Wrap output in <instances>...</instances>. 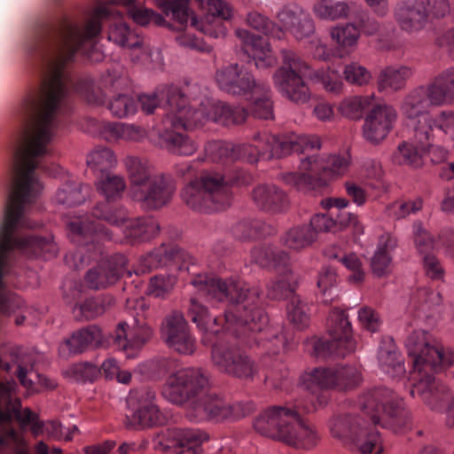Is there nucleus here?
Masks as SVG:
<instances>
[{"label": "nucleus", "instance_id": "obj_1", "mask_svg": "<svg viewBox=\"0 0 454 454\" xmlns=\"http://www.w3.org/2000/svg\"><path fill=\"white\" fill-rule=\"evenodd\" d=\"M108 23L107 38L128 49L143 46V39L124 20L115 0L99 1L82 26L64 18L56 23L37 24L27 42V54L40 75L13 108L9 137L10 156L41 166H51V143L67 127L73 109L72 94L90 104L103 105L106 96L90 77H76L70 71L75 55L101 60L98 38Z\"/></svg>", "mask_w": 454, "mask_h": 454}, {"label": "nucleus", "instance_id": "obj_2", "mask_svg": "<svg viewBox=\"0 0 454 454\" xmlns=\"http://www.w3.org/2000/svg\"><path fill=\"white\" fill-rule=\"evenodd\" d=\"M442 296L427 287L412 294L410 307L415 319L405 327L404 346L412 364L411 395L419 398L429 410L445 412V424L454 428V394L448 385L436 380L434 373L454 365V349H444L427 330L419 327L421 320L429 325L440 311Z\"/></svg>", "mask_w": 454, "mask_h": 454}, {"label": "nucleus", "instance_id": "obj_3", "mask_svg": "<svg viewBox=\"0 0 454 454\" xmlns=\"http://www.w3.org/2000/svg\"><path fill=\"white\" fill-rule=\"evenodd\" d=\"M200 296L216 301H227L234 307L223 317H211L207 309L200 304V332L217 334L221 330L232 334L245 346H262L266 356L278 355L294 348V342L285 333L266 330L268 316L261 307L258 288H250L238 278L222 279L217 277L200 278Z\"/></svg>", "mask_w": 454, "mask_h": 454}, {"label": "nucleus", "instance_id": "obj_4", "mask_svg": "<svg viewBox=\"0 0 454 454\" xmlns=\"http://www.w3.org/2000/svg\"><path fill=\"white\" fill-rule=\"evenodd\" d=\"M356 405L367 419L351 412L340 413L331 419L329 427L334 438L363 454L383 452L377 425L395 434H404L411 428L410 411L403 398L388 387L366 390L358 397Z\"/></svg>", "mask_w": 454, "mask_h": 454}, {"label": "nucleus", "instance_id": "obj_5", "mask_svg": "<svg viewBox=\"0 0 454 454\" xmlns=\"http://www.w3.org/2000/svg\"><path fill=\"white\" fill-rule=\"evenodd\" d=\"M126 188L123 177L110 173L101 176L97 184L98 191L106 198L98 202L88 215L71 220L68 224L72 242L81 247L80 257L83 263L98 260L104 253L103 241L113 239L112 232L101 221L111 225H119L127 220L128 210L117 200Z\"/></svg>", "mask_w": 454, "mask_h": 454}, {"label": "nucleus", "instance_id": "obj_6", "mask_svg": "<svg viewBox=\"0 0 454 454\" xmlns=\"http://www.w3.org/2000/svg\"><path fill=\"white\" fill-rule=\"evenodd\" d=\"M137 106L143 112L153 114L160 106V98H166L164 105L166 115L162 120V128L159 129V137L161 146L169 153L189 156L196 151V145L190 138L174 129H193L197 127L199 117L197 111L189 106L187 98L176 86H166L161 92L159 90L153 94H140L135 97Z\"/></svg>", "mask_w": 454, "mask_h": 454}, {"label": "nucleus", "instance_id": "obj_7", "mask_svg": "<svg viewBox=\"0 0 454 454\" xmlns=\"http://www.w3.org/2000/svg\"><path fill=\"white\" fill-rule=\"evenodd\" d=\"M316 138L298 137L294 134L278 137L267 132H257L253 144L232 145L220 140L207 142L204 147L205 158L211 161L224 160H244L254 164L261 160L286 156L292 150H304L317 146Z\"/></svg>", "mask_w": 454, "mask_h": 454}, {"label": "nucleus", "instance_id": "obj_8", "mask_svg": "<svg viewBox=\"0 0 454 454\" xmlns=\"http://www.w3.org/2000/svg\"><path fill=\"white\" fill-rule=\"evenodd\" d=\"M311 403L306 394L304 399L286 405H274L262 411L254 420V428L260 434L281 441L298 449L315 447L319 435L317 429L302 416L311 411L304 410Z\"/></svg>", "mask_w": 454, "mask_h": 454}, {"label": "nucleus", "instance_id": "obj_9", "mask_svg": "<svg viewBox=\"0 0 454 454\" xmlns=\"http://www.w3.org/2000/svg\"><path fill=\"white\" fill-rule=\"evenodd\" d=\"M282 66L274 75V82L279 92L297 104L306 103L310 97L309 90L304 78L309 77L320 82L325 89L333 93H339L342 89V81L334 71H313L309 65L295 51L281 50Z\"/></svg>", "mask_w": 454, "mask_h": 454}, {"label": "nucleus", "instance_id": "obj_10", "mask_svg": "<svg viewBox=\"0 0 454 454\" xmlns=\"http://www.w3.org/2000/svg\"><path fill=\"white\" fill-rule=\"evenodd\" d=\"M291 134H294V132L278 135V137ZM294 135L316 138L318 145L304 150L292 149L287 153L289 154L292 152L303 154L308 153L306 157L300 160V172L289 173L286 176L285 181L287 184L303 192L317 191L325 187L331 178L347 173L350 165V156L348 153L332 154L327 157L315 154L310 155L311 152L320 149L321 143L319 137L312 135H298L296 133Z\"/></svg>", "mask_w": 454, "mask_h": 454}, {"label": "nucleus", "instance_id": "obj_11", "mask_svg": "<svg viewBox=\"0 0 454 454\" xmlns=\"http://www.w3.org/2000/svg\"><path fill=\"white\" fill-rule=\"evenodd\" d=\"M215 81L221 90L233 96L245 97L254 117L264 120L273 118L272 91L270 86L256 82L245 67L229 65L217 71Z\"/></svg>", "mask_w": 454, "mask_h": 454}, {"label": "nucleus", "instance_id": "obj_12", "mask_svg": "<svg viewBox=\"0 0 454 454\" xmlns=\"http://www.w3.org/2000/svg\"><path fill=\"white\" fill-rule=\"evenodd\" d=\"M362 380L360 371L353 365L316 367L301 376V384L311 396V403L304 406L306 411H315L325 406L330 398V389L348 391Z\"/></svg>", "mask_w": 454, "mask_h": 454}, {"label": "nucleus", "instance_id": "obj_13", "mask_svg": "<svg viewBox=\"0 0 454 454\" xmlns=\"http://www.w3.org/2000/svg\"><path fill=\"white\" fill-rule=\"evenodd\" d=\"M160 372L172 373L162 387V396L172 403L184 405L196 413L199 407V370L185 368L176 372L177 362L169 357L157 361Z\"/></svg>", "mask_w": 454, "mask_h": 454}, {"label": "nucleus", "instance_id": "obj_14", "mask_svg": "<svg viewBox=\"0 0 454 454\" xmlns=\"http://www.w3.org/2000/svg\"><path fill=\"white\" fill-rule=\"evenodd\" d=\"M247 25L263 34L254 35L244 28L236 30V35L241 42L243 51L253 59L257 67H270L274 63L269 39L281 40L285 36L284 30L257 12H249Z\"/></svg>", "mask_w": 454, "mask_h": 454}, {"label": "nucleus", "instance_id": "obj_15", "mask_svg": "<svg viewBox=\"0 0 454 454\" xmlns=\"http://www.w3.org/2000/svg\"><path fill=\"white\" fill-rule=\"evenodd\" d=\"M442 106L430 82L411 90L403 98L401 112L409 121L408 124L412 127L414 137L419 142L427 145L433 131L430 107Z\"/></svg>", "mask_w": 454, "mask_h": 454}, {"label": "nucleus", "instance_id": "obj_16", "mask_svg": "<svg viewBox=\"0 0 454 454\" xmlns=\"http://www.w3.org/2000/svg\"><path fill=\"white\" fill-rule=\"evenodd\" d=\"M328 337H313L308 341L311 353L317 357L345 356L356 348L351 323L345 310L333 308L327 318Z\"/></svg>", "mask_w": 454, "mask_h": 454}, {"label": "nucleus", "instance_id": "obj_17", "mask_svg": "<svg viewBox=\"0 0 454 454\" xmlns=\"http://www.w3.org/2000/svg\"><path fill=\"white\" fill-rule=\"evenodd\" d=\"M155 391L147 387L129 391L127 405L130 415L126 416L127 427L139 430L166 424L168 416L155 403Z\"/></svg>", "mask_w": 454, "mask_h": 454}, {"label": "nucleus", "instance_id": "obj_18", "mask_svg": "<svg viewBox=\"0 0 454 454\" xmlns=\"http://www.w3.org/2000/svg\"><path fill=\"white\" fill-rule=\"evenodd\" d=\"M174 265L180 272L191 275L190 283L199 285L198 265L186 251L174 245L162 244L152 252L142 256L134 270L136 275L145 274L153 269Z\"/></svg>", "mask_w": 454, "mask_h": 454}, {"label": "nucleus", "instance_id": "obj_19", "mask_svg": "<svg viewBox=\"0 0 454 454\" xmlns=\"http://www.w3.org/2000/svg\"><path fill=\"white\" fill-rule=\"evenodd\" d=\"M175 192L174 178L170 175L158 173L142 187H137L130 196L141 207L146 210H158L171 201Z\"/></svg>", "mask_w": 454, "mask_h": 454}, {"label": "nucleus", "instance_id": "obj_20", "mask_svg": "<svg viewBox=\"0 0 454 454\" xmlns=\"http://www.w3.org/2000/svg\"><path fill=\"white\" fill-rule=\"evenodd\" d=\"M212 360L220 370L240 380H253L258 373L257 365L234 346L214 345Z\"/></svg>", "mask_w": 454, "mask_h": 454}, {"label": "nucleus", "instance_id": "obj_21", "mask_svg": "<svg viewBox=\"0 0 454 454\" xmlns=\"http://www.w3.org/2000/svg\"><path fill=\"white\" fill-rule=\"evenodd\" d=\"M231 195V184L222 175L200 171V212L225 209Z\"/></svg>", "mask_w": 454, "mask_h": 454}, {"label": "nucleus", "instance_id": "obj_22", "mask_svg": "<svg viewBox=\"0 0 454 454\" xmlns=\"http://www.w3.org/2000/svg\"><path fill=\"white\" fill-rule=\"evenodd\" d=\"M161 338L168 348L179 354L191 355L196 349V338L179 311H173L165 317L161 325Z\"/></svg>", "mask_w": 454, "mask_h": 454}, {"label": "nucleus", "instance_id": "obj_23", "mask_svg": "<svg viewBox=\"0 0 454 454\" xmlns=\"http://www.w3.org/2000/svg\"><path fill=\"white\" fill-rule=\"evenodd\" d=\"M126 264L127 258L121 254L102 259L96 267L88 270L84 278L85 284L90 289H101L116 283L125 274L130 277L131 272Z\"/></svg>", "mask_w": 454, "mask_h": 454}, {"label": "nucleus", "instance_id": "obj_24", "mask_svg": "<svg viewBox=\"0 0 454 454\" xmlns=\"http://www.w3.org/2000/svg\"><path fill=\"white\" fill-rule=\"evenodd\" d=\"M424 0H400L393 15L400 29L408 34L419 33L427 25V11Z\"/></svg>", "mask_w": 454, "mask_h": 454}, {"label": "nucleus", "instance_id": "obj_25", "mask_svg": "<svg viewBox=\"0 0 454 454\" xmlns=\"http://www.w3.org/2000/svg\"><path fill=\"white\" fill-rule=\"evenodd\" d=\"M153 442L154 449L164 454H182L185 450L197 454L199 433L192 429H168L157 434Z\"/></svg>", "mask_w": 454, "mask_h": 454}, {"label": "nucleus", "instance_id": "obj_26", "mask_svg": "<svg viewBox=\"0 0 454 454\" xmlns=\"http://www.w3.org/2000/svg\"><path fill=\"white\" fill-rule=\"evenodd\" d=\"M396 117V111L393 106L386 104L374 106L364 121V138L372 144L380 143L393 129Z\"/></svg>", "mask_w": 454, "mask_h": 454}, {"label": "nucleus", "instance_id": "obj_27", "mask_svg": "<svg viewBox=\"0 0 454 454\" xmlns=\"http://www.w3.org/2000/svg\"><path fill=\"white\" fill-rule=\"evenodd\" d=\"M251 199L258 210L272 215L285 214L290 207L286 192L273 184H256Z\"/></svg>", "mask_w": 454, "mask_h": 454}, {"label": "nucleus", "instance_id": "obj_28", "mask_svg": "<svg viewBox=\"0 0 454 454\" xmlns=\"http://www.w3.org/2000/svg\"><path fill=\"white\" fill-rule=\"evenodd\" d=\"M206 9L203 19L200 18V33L218 38L226 35L225 22L232 17V8L223 0H200V10Z\"/></svg>", "mask_w": 454, "mask_h": 454}, {"label": "nucleus", "instance_id": "obj_29", "mask_svg": "<svg viewBox=\"0 0 454 454\" xmlns=\"http://www.w3.org/2000/svg\"><path fill=\"white\" fill-rule=\"evenodd\" d=\"M413 233L415 246L420 254L425 275L432 280H442L444 277V269L434 253V237L419 223H414Z\"/></svg>", "mask_w": 454, "mask_h": 454}, {"label": "nucleus", "instance_id": "obj_30", "mask_svg": "<svg viewBox=\"0 0 454 454\" xmlns=\"http://www.w3.org/2000/svg\"><path fill=\"white\" fill-rule=\"evenodd\" d=\"M248 111L244 106L207 99V103H200V120L212 121L223 126L239 125L246 121Z\"/></svg>", "mask_w": 454, "mask_h": 454}, {"label": "nucleus", "instance_id": "obj_31", "mask_svg": "<svg viewBox=\"0 0 454 454\" xmlns=\"http://www.w3.org/2000/svg\"><path fill=\"white\" fill-rule=\"evenodd\" d=\"M89 124L92 129L90 133L98 134L108 142H139L145 135L142 128L133 124L102 121L93 118L89 120Z\"/></svg>", "mask_w": 454, "mask_h": 454}, {"label": "nucleus", "instance_id": "obj_32", "mask_svg": "<svg viewBox=\"0 0 454 454\" xmlns=\"http://www.w3.org/2000/svg\"><path fill=\"white\" fill-rule=\"evenodd\" d=\"M278 20L297 40L309 36L314 25L309 12L297 4L284 6L278 12Z\"/></svg>", "mask_w": 454, "mask_h": 454}, {"label": "nucleus", "instance_id": "obj_33", "mask_svg": "<svg viewBox=\"0 0 454 454\" xmlns=\"http://www.w3.org/2000/svg\"><path fill=\"white\" fill-rule=\"evenodd\" d=\"M16 376L20 385L31 392H38L37 384L46 388H53L54 384L47 378L34 371L35 356L31 352L19 349L15 356Z\"/></svg>", "mask_w": 454, "mask_h": 454}, {"label": "nucleus", "instance_id": "obj_34", "mask_svg": "<svg viewBox=\"0 0 454 454\" xmlns=\"http://www.w3.org/2000/svg\"><path fill=\"white\" fill-rule=\"evenodd\" d=\"M103 346V334L97 325H89L73 333L59 348L62 357L82 353L90 348Z\"/></svg>", "mask_w": 454, "mask_h": 454}, {"label": "nucleus", "instance_id": "obj_35", "mask_svg": "<svg viewBox=\"0 0 454 454\" xmlns=\"http://www.w3.org/2000/svg\"><path fill=\"white\" fill-rule=\"evenodd\" d=\"M191 0H154L158 8L166 15L171 16V27L176 31H185L190 27L198 29V19L190 8Z\"/></svg>", "mask_w": 454, "mask_h": 454}, {"label": "nucleus", "instance_id": "obj_36", "mask_svg": "<svg viewBox=\"0 0 454 454\" xmlns=\"http://www.w3.org/2000/svg\"><path fill=\"white\" fill-rule=\"evenodd\" d=\"M176 172L185 183L181 193L183 201L187 207L196 211L199 208V160H194L176 165Z\"/></svg>", "mask_w": 454, "mask_h": 454}, {"label": "nucleus", "instance_id": "obj_37", "mask_svg": "<svg viewBox=\"0 0 454 454\" xmlns=\"http://www.w3.org/2000/svg\"><path fill=\"white\" fill-rule=\"evenodd\" d=\"M129 325L126 322L118 324L114 333L110 336L112 344L118 349L128 351L129 348H138L152 336L153 331L147 325H141L128 333Z\"/></svg>", "mask_w": 454, "mask_h": 454}, {"label": "nucleus", "instance_id": "obj_38", "mask_svg": "<svg viewBox=\"0 0 454 454\" xmlns=\"http://www.w3.org/2000/svg\"><path fill=\"white\" fill-rule=\"evenodd\" d=\"M381 371L391 378L400 377L405 372L404 359L396 349L391 337L382 339L378 353Z\"/></svg>", "mask_w": 454, "mask_h": 454}, {"label": "nucleus", "instance_id": "obj_39", "mask_svg": "<svg viewBox=\"0 0 454 454\" xmlns=\"http://www.w3.org/2000/svg\"><path fill=\"white\" fill-rule=\"evenodd\" d=\"M117 227H124L125 238L130 243L145 242L154 238L160 231V224L153 217H140L121 223Z\"/></svg>", "mask_w": 454, "mask_h": 454}, {"label": "nucleus", "instance_id": "obj_40", "mask_svg": "<svg viewBox=\"0 0 454 454\" xmlns=\"http://www.w3.org/2000/svg\"><path fill=\"white\" fill-rule=\"evenodd\" d=\"M251 260L262 268L280 271L289 267L290 258L286 252L278 247L261 244L251 250Z\"/></svg>", "mask_w": 454, "mask_h": 454}, {"label": "nucleus", "instance_id": "obj_41", "mask_svg": "<svg viewBox=\"0 0 454 454\" xmlns=\"http://www.w3.org/2000/svg\"><path fill=\"white\" fill-rule=\"evenodd\" d=\"M397 246L396 239L389 233L379 238L377 249L371 260V268L374 275L383 277L391 270L393 252Z\"/></svg>", "mask_w": 454, "mask_h": 454}, {"label": "nucleus", "instance_id": "obj_42", "mask_svg": "<svg viewBox=\"0 0 454 454\" xmlns=\"http://www.w3.org/2000/svg\"><path fill=\"white\" fill-rule=\"evenodd\" d=\"M231 233L235 239L246 241L272 236L276 229L261 219L246 218L232 226Z\"/></svg>", "mask_w": 454, "mask_h": 454}, {"label": "nucleus", "instance_id": "obj_43", "mask_svg": "<svg viewBox=\"0 0 454 454\" xmlns=\"http://www.w3.org/2000/svg\"><path fill=\"white\" fill-rule=\"evenodd\" d=\"M412 74V69L407 66L387 67L378 75V90L381 92L398 91L405 86Z\"/></svg>", "mask_w": 454, "mask_h": 454}, {"label": "nucleus", "instance_id": "obj_44", "mask_svg": "<svg viewBox=\"0 0 454 454\" xmlns=\"http://www.w3.org/2000/svg\"><path fill=\"white\" fill-rule=\"evenodd\" d=\"M90 191L91 188L89 184L69 177L59 187L55 194V200L66 207L77 206L86 200Z\"/></svg>", "mask_w": 454, "mask_h": 454}, {"label": "nucleus", "instance_id": "obj_45", "mask_svg": "<svg viewBox=\"0 0 454 454\" xmlns=\"http://www.w3.org/2000/svg\"><path fill=\"white\" fill-rule=\"evenodd\" d=\"M432 133L428 144L419 142L413 136V143L403 142L399 145L396 152L394 153V161L399 165H409L413 168H419L423 164V157L427 148L431 145Z\"/></svg>", "mask_w": 454, "mask_h": 454}, {"label": "nucleus", "instance_id": "obj_46", "mask_svg": "<svg viewBox=\"0 0 454 454\" xmlns=\"http://www.w3.org/2000/svg\"><path fill=\"white\" fill-rule=\"evenodd\" d=\"M114 302V299L110 294L91 297L81 304H76L73 309V314L77 320L93 319L102 315Z\"/></svg>", "mask_w": 454, "mask_h": 454}, {"label": "nucleus", "instance_id": "obj_47", "mask_svg": "<svg viewBox=\"0 0 454 454\" xmlns=\"http://www.w3.org/2000/svg\"><path fill=\"white\" fill-rule=\"evenodd\" d=\"M124 165L130 181V194L137 187H142L155 175L152 172L149 161L145 158L134 155L127 156L124 159Z\"/></svg>", "mask_w": 454, "mask_h": 454}, {"label": "nucleus", "instance_id": "obj_48", "mask_svg": "<svg viewBox=\"0 0 454 454\" xmlns=\"http://www.w3.org/2000/svg\"><path fill=\"white\" fill-rule=\"evenodd\" d=\"M218 401L221 406L226 405V402L218 395L215 388L209 386L208 379L200 372V408L207 419L216 422L223 420V417L216 414L218 409L215 404Z\"/></svg>", "mask_w": 454, "mask_h": 454}, {"label": "nucleus", "instance_id": "obj_49", "mask_svg": "<svg viewBox=\"0 0 454 454\" xmlns=\"http://www.w3.org/2000/svg\"><path fill=\"white\" fill-rule=\"evenodd\" d=\"M360 32V28L354 23L341 24L333 27L331 36L338 45L340 57L349 54L355 49Z\"/></svg>", "mask_w": 454, "mask_h": 454}, {"label": "nucleus", "instance_id": "obj_50", "mask_svg": "<svg viewBox=\"0 0 454 454\" xmlns=\"http://www.w3.org/2000/svg\"><path fill=\"white\" fill-rule=\"evenodd\" d=\"M287 317L291 324L298 329L303 330L309 325L311 304L297 294H293L286 306Z\"/></svg>", "mask_w": 454, "mask_h": 454}, {"label": "nucleus", "instance_id": "obj_51", "mask_svg": "<svg viewBox=\"0 0 454 454\" xmlns=\"http://www.w3.org/2000/svg\"><path fill=\"white\" fill-rule=\"evenodd\" d=\"M115 1L117 2V7H124L133 20L138 25L145 26L150 22H154L157 25H162L165 22L162 16L154 12L151 9L143 7L139 0Z\"/></svg>", "mask_w": 454, "mask_h": 454}, {"label": "nucleus", "instance_id": "obj_52", "mask_svg": "<svg viewBox=\"0 0 454 454\" xmlns=\"http://www.w3.org/2000/svg\"><path fill=\"white\" fill-rule=\"evenodd\" d=\"M354 6L352 2L339 0L334 2H320L314 7L317 17L322 20H335L348 18Z\"/></svg>", "mask_w": 454, "mask_h": 454}, {"label": "nucleus", "instance_id": "obj_53", "mask_svg": "<svg viewBox=\"0 0 454 454\" xmlns=\"http://www.w3.org/2000/svg\"><path fill=\"white\" fill-rule=\"evenodd\" d=\"M443 106L454 100V67H449L438 74L431 82Z\"/></svg>", "mask_w": 454, "mask_h": 454}, {"label": "nucleus", "instance_id": "obj_54", "mask_svg": "<svg viewBox=\"0 0 454 454\" xmlns=\"http://www.w3.org/2000/svg\"><path fill=\"white\" fill-rule=\"evenodd\" d=\"M281 240L288 248L299 250L315 241V231L307 224L298 225L287 231Z\"/></svg>", "mask_w": 454, "mask_h": 454}, {"label": "nucleus", "instance_id": "obj_55", "mask_svg": "<svg viewBox=\"0 0 454 454\" xmlns=\"http://www.w3.org/2000/svg\"><path fill=\"white\" fill-rule=\"evenodd\" d=\"M280 276L276 281H272L268 286L267 297L271 300H280L290 298L294 294V278L289 267L278 271Z\"/></svg>", "mask_w": 454, "mask_h": 454}, {"label": "nucleus", "instance_id": "obj_56", "mask_svg": "<svg viewBox=\"0 0 454 454\" xmlns=\"http://www.w3.org/2000/svg\"><path fill=\"white\" fill-rule=\"evenodd\" d=\"M328 256L339 260L350 272L349 278L355 283H361L364 279L365 272L360 258L354 253L345 254L335 252V248L329 250Z\"/></svg>", "mask_w": 454, "mask_h": 454}, {"label": "nucleus", "instance_id": "obj_57", "mask_svg": "<svg viewBox=\"0 0 454 454\" xmlns=\"http://www.w3.org/2000/svg\"><path fill=\"white\" fill-rule=\"evenodd\" d=\"M116 163L114 152L106 147H98L91 152L87 157V164L93 171H98L102 175Z\"/></svg>", "mask_w": 454, "mask_h": 454}, {"label": "nucleus", "instance_id": "obj_58", "mask_svg": "<svg viewBox=\"0 0 454 454\" xmlns=\"http://www.w3.org/2000/svg\"><path fill=\"white\" fill-rule=\"evenodd\" d=\"M108 109L114 116L126 118L137 113V100L134 96L120 93L110 100Z\"/></svg>", "mask_w": 454, "mask_h": 454}, {"label": "nucleus", "instance_id": "obj_59", "mask_svg": "<svg viewBox=\"0 0 454 454\" xmlns=\"http://www.w3.org/2000/svg\"><path fill=\"white\" fill-rule=\"evenodd\" d=\"M422 207L423 200L421 198H417L413 200H400L388 204L386 207V213L389 217L401 219L410 214L417 213L422 208Z\"/></svg>", "mask_w": 454, "mask_h": 454}, {"label": "nucleus", "instance_id": "obj_60", "mask_svg": "<svg viewBox=\"0 0 454 454\" xmlns=\"http://www.w3.org/2000/svg\"><path fill=\"white\" fill-rule=\"evenodd\" d=\"M336 282L337 275L333 270L325 268L319 273L317 287L322 294V302H331L338 295Z\"/></svg>", "mask_w": 454, "mask_h": 454}, {"label": "nucleus", "instance_id": "obj_61", "mask_svg": "<svg viewBox=\"0 0 454 454\" xmlns=\"http://www.w3.org/2000/svg\"><path fill=\"white\" fill-rule=\"evenodd\" d=\"M215 405L218 409L217 412H219L216 414L223 417V419H239L250 414L254 410V404L250 401L237 402L231 404L226 403L225 406H221L222 404L218 401Z\"/></svg>", "mask_w": 454, "mask_h": 454}, {"label": "nucleus", "instance_id": "obj_62", "mask_svg": "<svg viewBox=\"0 0 454 454\" xmlns=\"http://www.w3.org/2000/svg\"><path fill=\"white\" fill-rule=\"evenodd\" d=\"M67 373L77 381H93L101 374V370L98 365L83 362L70 366Z\"/></svg>", "mask_w": 454, "mask_h": 454}, {"label": "nucleus", "instance_id": "obj_63", "mask_svg": "<svg viewBox=\"0 0 454 454\" xmlns=\"http://www.w3.org/2000/svg\"><path fill=\"white\" fill-rule=\"evenodd\" d=\"M369 101L368 98L364 97L348 98L340 103L339 110L342 115L349 119H359Z\"/></svg>", "mask_w": 454, "mask_h": 454}, {"label": "nucleus", "instance_id": "obj_64", "mask_svg": "<svg viewBox=\"0 0 454 454\" xmlns=\"http://www.w3.org/2000/svg\"><path fill=\"white\" fill-rule=\"evenodd\" d=\"M176 283V278L171 275L155 276L151 278L147 287V293L156 298H163L170 293Z\"/></svg>", "mask_w": 454, "mask_h": 454}]
</instances>
